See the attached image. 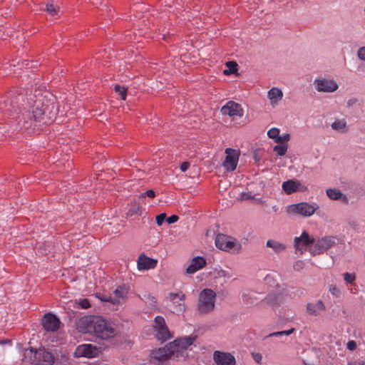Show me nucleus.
<instances>
[{
  "label": "nucleus",
  "mask_w": 365,
  "mask_h": 365,
  "mask_svg": "<svg viewBox=\"0 0 365 365\" xmlns=\"http://www.w3.org/2000/svg\"><path fill=\"white\" fill-rule=\"evenodd\" d=\"M329 292L335 297H340L341 294V292L339 288H338L336 285L331 284L329 287Z\"/></svg>",
  "instance_id": "c9c22d12"
},
{
  "label": "nucleus",
  "mask_w": 365,
  "mask_h": 365,
  "mask_svg": "<svg viewBox=\"0 0 365 365\" xmlns=\"http://www.w3.org/2000/svg\"><path fill=\"white\" fill-rule=\"evenodd\" d=\"M344 280L346 284H353L356 281V274L354 272H345L343 274Z\"/></svg>",
  "instance_id": "2f4dec72"
},
{
  "label": "nucleus",
  "mask_w": 365,
  "mask_h": 365,
  "mask_svg": "<svg viewBox=\"0 0 365 365\" xmlns=\"http://www.w3.org/2000/svg\"><path fill=\"white\" fill-rule=\"evenodd\" d=\"M358 103V99L356 98H351L347 101L346 106L348 108H351L355 106Z\"/></svg>",
  "instance_id": "a18cd8bd"
},
{
  "label": "nucleus",
  "mask_w": 365,
  "mask_h": 365,
  "mask_svg": "<svg viewBox=\"0 0 365 365\" xmlns=\"http://www.w3.org/2000/svg\"><path fill=\"white\" fill-rule=\"evenodd\" d=\"M290 139V135L287 133L283 135H279V137L277 139V143L284 144V143H287Z\"/></svg>",
  "instance_id": "e433bc0d"
},
{
  "label": "nucleus",
  "mask_w": 365,
  "mask_h": 365,
  "mask_svg": "<svg viewBox=\"0 0 365 365\" xmlns=\"http://www.w3.org/2000/svg\"><path fill=\"white\" fill-rule=\"evenodd\" d=\"M252 356L256 363H257V364L262 363V356L260 353H258V352L252 353Z\"/></svg>",
  "instance_id": "58836bf2"
},
{
  "label": "nucleus",
  "mask_w": 365,
  "mask_h": 365,
  "mask_svg": "<svg viewBox=\"0 0 365 365\" xmlns=\"http://www.w3.org/2000/svg\"><path fill=\"white\" fill-rule=\"evenodd\" d=\"M4 342L3 341H0V344H3Z\"/></svg>",
  "instance_id": "13d9d810"
},
{
  "label": "nucleus",
  "mask_w": 365,
  "mask_h": 365,
  "mask_svg": "<svg viewBox=\"0 0 365 365\" xmlns=\"http://www.w3.org/2000/svg\"><path fill=\"white\" fill-rule=\"evenodd\" d=\"M216 293L211 289H202L198 297L197 310L200 314L212 312L215 307Z\"/></svg>",
  "instance_id": "20e7f679"
},
{
  "label": "nucleus",
  "mask_w": 365,
  "mask_h": 365,
  "mask_svg": "<svg viewBox=\"0 0 365 365\" xmlns=\"http://www.w3.org/2000/svg\"><path fill=\"white\" fill-rule=\"evenodd\" d=\"M307 312L309 315L319 316L322 312L325 311L326 307L322 300L310 302L307 304Z\"/></svg>",
  "instance_id": "aec40b11"
},
{
  "label": "nucleus",
  "mask_w": 365,
  "mask_h": 365,
  "mask_svg": "<svg viewBox=\"0 0 365 365\" xmlns=\"http://www.w3.org/2000/svg\"><path fill=\"white\" fill-rule=\"evenodd\" d=\"M79 304L83 309H88L91 307L90 302L87 299H81Z\"/></svg>",
  "instance_id": "79ce46f5"
},
{
  "label": "nucleus",
  "mask_w": 365,
  "mask_h": 365,
  "mask_svg": "<svg viewBox=\"0 0 365 365\" xmlns=\"http://www.w3.org/2000/svg\"><path fill=\"white\" fill-rule=\"evenodd\" d=\"M215 245L223 251L238 252L241 248L240 243L235 239L224 234H218L215 237Z\"/></svg>",
  "instance_id": "0eeeda50"
},
{
  "label": "nucleus",
  "mask_w": 365,
  "mask_h": 365,
  "mask_svg": "<svg viewBox=\"0 0 365 365\" xmlns=\"http://www.w3.org/2000/svg\"><path fill=\"white\" fill-rule=\"evenodd\" d=\"M153 327L156 331L157 339L160 340L162 342H164L172 337L163 317L157 316L155 318Z\"/></svg>",
  "instance_id": "9d476101"
},
{
  "label": "nucleus",
  "mask_w": 365,
  "mask_h": 365,
  "mask_svg": "<svg viewBox=\"0 0 365 365\" xmlns=\"http://www.w3.org/2000/svg\"><path fill=\"white\" fill-rule=\"evenodd\" d=\"M267 98L270 101V104L274 107L282 101L283 92L280 88L273 87L267 92Z\"/></svg>",
  "instance_id": "5701e85b"
},
{
  "label": "nucleus",
  "mask_w": 365,
  "mask_h": 365,
  "mask_svg": "<svg viewBox=\"0 0 365 365\" xmlns=\"http://www.w3.org/2000/svg\"><path fill=\"white\" fill-rule=\"evenodd\" d=\"M226 158L223 163V166L228 171H233L235 170L238 159H239V152L235 149L227 148L225 150Z\"/></svg>",
  "instance_id": "ddd939ff"
},
{
  "label": "nucleus",
  "mask_w": 365,
  "mask_h": 365,
  "mask_svg": "<svg viewBox=\"0 0 365 365\" xmlns=\"http://www.w3.org/2000/svg\"><path fill=\"white\" fill-rule=\"evenodd\" d=\"M168 298L170 302H173L175 304L177 303V299L180 301H183L185 299V294L182 293H170Z\"/></svg>",
  "instance_id": "473e14b6"
},
{
  "label": "nucleus",
  "mask_w": 365,
  "mask_h": 365,
  "mask_svg": "<svg viewBox=\"0 0 365 365\" xmlns=\"http://www.w3.org/2000/svg\"><path fill=\"white\" fill-rule=\"evenodd\" d=\"M326 194L327 197L332 200H339L346 205L349 203V199L347 196L342 193L339 189L328 188L326 190Z\"/></svg>",
  "instance_id": "412c9836"
},
{
  "label": "nucleus",
  "mask_w": 365,
  "mask_h": 365,
  "mask_svg": "<svg viewBox=\"0 0 365 365\" xmlns=\"http://www.w3.org/2000/svg\"><path fill=\"white\" fill-rule=\"evenodd\" d=\"M349 225L351 227H355L356 226V222L355 221H351V222H349Z\"/></svg>",
  "instance_id": "5fc2aeb1"
},
{
  "label": "nucleus",
  "mask_w": 365,
  "mask_h": 365,
  "mask_svg": "<svg viewBox=\"0 0 365 365\" xmlns=\"http://www.w3.org/2000/svg\"><path fill=\"white\" fill-rule=\"evenodd\" d=\"M151 356L153 359L158 361H165L173 357L169 348L168 347V344L163 348H160L158 350L153 351Z\"/></svg>",
  "instance_id": "b1692460"
},
{
  "label": "nucleus",
  "mask_w": 365,
  "mask_h": 365,
  "mask_svg": "<svg viewBox=\"0 0 365 365\" xmlns=\"http://www.w3.org/2000/svg\"><path fill=\"white\" fill-rule=\"evenodd\" d=\"M226 66L229 68L228 70H225L223 71L225 75H229L230 73H235L237 71V64L235 61H227L226 63Z\"/></svg>",
  "instance_id": "c756f323"
},
{
  "label": "nucleus",
  "mask_w": 365,
  "mask_h": 365,
  "mask_svg": "<svg viewBox=\"0 0 365 365\" xmlns=\"http://www.w3.org/2000/svg\"><path fill=\"white\" fill-rule=\"evenodd\" d=\"M47 110L48 106L45 105L40 98H37L33 105L32 118H30V121L26 120L23 115L19 119V123L23 121V126L25 128H29L31 126L33 120L34 121L40 120Z\"/></svg>",
  "instance_id": "423d86ee"
},
{
  "label": "nucleus",
  "mask_w": 365,
  "mask_h": 365,
  "mask_svg": "<svg viewBox=\"0 0 365 365\" xmlns=\"http://www.w3.org/2000/svg\"><path fill=\"white\" fill-rule=\"evenodd\" d=\"M158 264V260L147 257L145 254H140L137 259V266L139 270L154 269Z\"/></svg>",
  "instance_id": "a211bd4d"
},
{
  "label": "nucleus",
  "mask_w": 365,
  "mask_h": 365,
  "mask_svg": "<svg viewBox=\"0 0 365 365\" xmlns=\"http://www.w3.org/2000/svg\"><path fill=\"white\" fill-rule=\"evenodd\" d=\"M222 272L223 276H225V277L227 276L225 274V271H222Z\"/></svg>",
  "instance_id": "4d7b16f0"
},
{
  "label": "nucleus",
  "mask_w": 365,
  "mask_h": 365,
  "mask_svg": "<svg viewBox=\"0 0 365 365\" xmlns=\"http://www.w3.org/2000/svg\"><path fill=\"white\" fill-rule=\"evenodd\" d=\"M115 297H106L103 296L101 298L102 301L110 302L113 304H118L120 302V299H123L126 294L127 291L126 289L123 287H118L115 291H114Z\"/></svg>",
  "instance_id": "6ab92c4d"
},
{
  "label": "nucleus",
  "mask_w": 365,
  "mask_h": 365,
  "mask_svg": "<svg viewBox=\"0 0 365 365\" xmlns=\"http://www.w3.org/2000/svg\"><path fill=\"white\" fill-rule=\"evenodd\" d=\"M287 148L288 145L287 144L279 143V145H277L274 147L273 150L276 153L277 155L283 156L286 154Z\"/></svg>",
  "instance_id": "7c9ffc66"
},
{
  "label": "nucleus",
  "mask_w": 365,
  "mask_h": 365,
  "mask_svg": "<svg viewBox=\"0 0 365 365\" xmlns=\"http://www.w3.org/2000/svg\"><path fill=\"white\" fill-rule=\"evenodd\" d=\"M305 263L302 260H298L294 262L293 268L296 271H300L304 267Z\"/></svg>",
  "instance_id": "4c0bfd02"
},
{
  "label": "nucleus",
  "mask_w": 365,
  "mask_h": 365,
  "mask_svg": "<svg viewBox=\"0 0 365 365\" xmlns=\"http://www.w3.org/2000/svg\"><path fill=\"white\" fill-rule=\"evenodd\" d=\"M54 358L45 349H26L22 359L23 365H53Z\"/></svg>",
  "instance_id": "f03ea898"
},
{
  "label": "nucleus",
  "mask_w": 365,
  "mask_h": 365,
  "mask_svg": "<svg viewBox=\"0 0 365 365\" xmlns=\"http://www.w3.org/2000/svg\"><path fill=\"white\" fill-rule=\"evenodd\" d=\"M334 242L333 237H324L319 240L313 247H310L309 252L312 255H319L331 247Z\"/></svg>",
  "instance_id": "9b49d317"
},
{
  "label": "nucleus",
  "mask_w": 365,
  "mask_h": 365,
  "mask_svg": "<svg viewBox=\"0 0 365 365\" xmlns=\"http://www.w3.org/2000/svg\"><path fill=\"white\" fill-rule=\"evenodd\" d=\"M267 135L269 138L274 139L277 142V139L279 135V130L277 128H272L268 130Z\"/></svg>",
  "instance_id": "f704fd0d"
},
{
  "label": "nucleus",
  "mask_w": 365,
  "mask_h": 365,
  "mask_svg": "<svg viewBox=\"0 0 365 365\" xmlns=\"http://www.w3.org/2000/svg\"><path fill=\"white\" fill-rule=\"evenodd\" d=\"M294 242L295 253L302 255L307 249L309 250V246L314 242V239L311 237L307 232L304 231L299 237L294 238Z\"/></svg>",
  "instance_id": "1a4fd4ad"
},
{
  "label": "nucleus",
  "mask_w": 365,
  "mask_h": 365,
  "mask_svg": "<svg viewBox=\"0 0 365 365\" xmlns=\"http://www.w3.org/2000/svg\"><path fill=\"white\" fill-rule=\"evenodd\" d=\"M222 115H229L230 117H242L243 115V109L242 106L235 101H228L221 108Z\"/></svg>",
  "instance_id": "f8f14e48"
},
{
  "label": "nucleus",
  "mask_w": 365,
  "mask_h": 365,
  "mask_svg": "<svg viewBox=\"0 0 365 365\" xmlns=\"http://www.w3.org/2000/svg\"><path fill=\"white\" fill-rule=\"evenodd\" d=\"M266 245L267 247L272 248L273 251L277 254H279L285 250L287 247L284 244L274 240H267Z\"/></svg>",
  "instance_id": "393cba45"
},
{
  "label": "nucleus",
  "mask_w": 365,
  "mask_h": 365,
  "mask_svg": "<svg viewBox=\"0 0 365 365\" xmlns=\"http://www.w3.org/2000/svg\"><path fill=\"white\" fill-rule=\"evenodd\" d=\"M253 199V196L250 192H242L240 196L241 200Z\"/></svg>",
  "instance_id": "de8ad7c7"
},
{
  "label": "nucleus",
  "mask_w": 365,
  "mask_h": 365,
  "mask_svg": "<svg viewBox=\"0 0 365 365\" xmlns=\"http://www.w3.org/2000/svg\"><path fill=\"white\" fill-rule=\"evenodd\" d=\"M145 196L150 198H154L155 197V193L153 190H148L145 192H143L140 195V197H144Z\"/></svg>",
  "instance_id": "a19ab883"
},
{
  "label": "nucleus",
  "mask_w": 365,
  "mask_h": 365,
  "mask_svg": "<svg viewBox=\"0 0 365 365\" xmlns=\"http://www.w3.org/2000/svg\"><path fill=\"white\" fill-rule=\"evenodd\" d=\"M140 210V207L139 205H135L133 208L129 210V214L130 215L138 214Z\"/></svg>",
  "instance_id": "09e8293b"
},
{
  "label": "nucleus",
  "mask_w": 365,
  "mask_h": 365,
  "mask_svg": "<svg viewBox=\"0 0 365 365\" xmlns=\"http://www.w3.org/2000/svg\"><path fill=\"white\" fill-rule=\"evenodd\" d=\"M190 167V163L188 162H184L180 165V170L182 172H185L188 168Z\"/></svg>",
  "instance_id": "3c124183"
},
{
  "label": "nucleus",
  "mask_w": 365,
  "mask_h": 365,
  "mask_svg": "<svg viewBox=\"0 0 365 365\" xmlns=\"http://www.w3.org/2000/svg\"><path fill=\"white\" fill-rule=\"evenodd\" d=\"M346 348L349 350H350V351L355 350L356 348V341H354L353 340L349 341L347 344H346Z\"/></svg>",
  "instance_id": "37998d69"
},
{
  "label": "nucleus",
  "mask_w": 365,
  "mask_h": 365,
  "mask_svg": "<svg viewBox=\"0 0 365 365\" xmlns=\"http://www.w3.org/2000/svg\"><path fill=\"white\" fill-rule=\"evenodd\" d=\"M282 336V331H276V332L271 333L270 334H269L267 336V337Z\"/></svg>",
  "instance_id": "864d4df0"
},
{
  "label": "nucleus",
  "mask_w": 365,
  "mask_h": 365,
  "mask_svg": "<svg viewBox=\"0 0 365 365\" xmlns=\"http://www.w3.org/2000/svg\"><path fill=\"white\" fill-rule=\"evenodd\" d=\"M148 303L152 307H155L157 301L154 297L148 296Z\"/></svg>",
  "instance_id": "8fccbe9b"
},
{
  "label": "nucleus",
  "mask_w": 365,
  "mask_h": 365,
  "mask_svg": "<svg viewBox=\"0 0 365 365\" xmlns=\"http://www.w3.org/2000/svg\"><path fill=\"white\" fill-rule=\"evenodd\" d=\"M77 329L82 333L93 334L96 337L104 340L117 334L115 324L101 317H83L77 322Z\"/></svg>",
  "instance_id": "f257e3e1"
},
{
  "label": "nucleus",
  "mask_w": 365,
  "mask_h": 365,
  "mask_svg": "<svg viewBox=\"0 0 365 365\" xmlns=\"http://www.w3.org/2000/svg\"><path fill=\"white\" fill-rule=\"evenodd\" d=\"M357 56L361 60L365 61V47L359 49Z\"/></svg>",
  "instance_id": "c03bdc74"
},
{
  "label": "nucleus",
  "mask_w": 365,
  "mask_h": 365,
  "mask_svg": "<svg viewBox=\"0 0 365 365\" xmlns=\"http://www.w3.org/2000/svg\"><path fill=\"white\" fill-rule=\"evenodd\" d=\"M242 300L247 304H252L257 301L255 293L253 292H244L242 294Z\"/></svg>",
  "instance_id": "cd10ccee"
},
{
  "label": "nucleus",
  "mask_w": 365,
  "mask_h": 365,
  "mask_svg": "<svg viewBox=\"0 0 365 365\" xmlns=\"http://www.w3.org/2000/svg\"><path fill=\"white\" fill-rule=\"evenodd\" d=\"M213 360L216 365H236L235 357L230 352L215 351Z\"/></svg>",
  "instance_id": "4468645a"
},
{
  "label": "nucleus",
  "mask_w": 365,
  "mask_h": 365,
  "mask_svg": "<svg viewBox=\"0 0 365 365\" xmlns=\"http://www.w3.org/2000/svg\"><path fill=\"white\" fill-rule=\"evenodd\" d=\"M45 11L51 16H56L60 11V9L57 5H55L53 1H48L46 4Z\"/></svg>",
  "instance_id": "bb28decb"
},
{
  "label": "nucleus",
  "mask_w": 365,
  "mask_h": 365,
  "mask_svg": "<svg viewBox=\"0 0 365 365\" xmlns=\"http://www.w3.org/2000/svg\"><path fill=\"white\" fill-rule=\"evenodd\" d=\"M294 331V329L292 328L289 330L282 331V336H289Z\"/></svg>",
  "instance_id": "603ef678"
},
{
  "label": "nucleus",
  "mask_w": 365,
  "mask_h": 365,
  "mask_svg": "<svg viewBox=\"0 0 365 365\" xmlns=\"http://www.w3.org/2000/svg\"><path fill=\"white\" fill-rule=\"evenodd\" d=\"M262 302L271 307H275L279 305L282 300L279 294H271L267 296Z\"/></svg>",
  "instance_id": "a878e982"
},
{
  "label": "nucleus",
  "mask_w": 365,
  "mask_h": 365,
  "mask_svg": "<svg viewBox=\"0 0 365 365\" xmlns=\"http://www.w3.org/2000/svg\"><path fill=\"white\" fill-rule=\"evenodd\" d=\"M178 219H179L178 216L173 215H171L170 217L166 218V221L168 224H173V223L176 222L178 220Z\"/></svg>",
  "instance_id": "49530a36"
},
{
  "label": "nucleus",
  "mask_w": 365,
  "mask_h": 365,
  "mask_svg": "<svg viewBox=\"0 0 365 365\" xmlns=\"http://www.w3.org/2000/svg\"><path fill=\"white\" fill-rule=\"evenodd\" d=\"M282 187L288 195L298 191L304 192L307 190V187L302 185L299 181L294 180H289L283 182Z\"/></svg>",
  "instance_id": "dca6fc26"
},
{
  "label": "nucleus",
  "mask_w": 365,
  "mask_h": 365,
  "mask_svg": "<svg viewBox=\"0 0 365 365\" xmlns=\"http://www.w3.org/2000/svg\"><path fill=\"white\" fill-rule=\"evenodd\" d=\"M165 220H166V214L161 213L156 217V223L158 225H161Z\"/></svg>",
  "instance_id": "ea45409f"
},
{
  "label": "nucleus",
  "mask_w": 365,
  "mask_h": 365,
  "mask_svg": "<svg viewBox=\"0 0 365 365\" xmlns=\"http://www.w3.org/2000/svg\"><path fill=\"white\" fill-rule=\"evenodd\" d=\"M114 90L118 93L122 100H125L127 95V90L125 87L120 86V85H115Z\"/></svg>",
  "instance_id": "72a5a7b5"
},
{
  "label": "nucleus",
  "mask_w": 365,
  "mask_h": 365,
  "mask_svg": "<svg viewBox=\"0 0 365 365\" xmlns=\"http://www.w3.org/2000/svg\"><path fill=\"white\" fill-rule=\"evenodd\" d=\"M42 325L46 331L53 332L58 329L60 321L54 314L47 313L44 315L42 321Z\"/></svg>",
  "instance_id": "2eb2a0df"
},
{
  "label": "nucleus",
  "mask_w": 365,
  "mask_h": 365,
  "mask_svg": "<svg viewBox=\"0 0 365 365\" xmlns=\"http://www.w3.org/2000/svg\"><path fill=\"white\" fill-rule=\"evenodd\" d=\"M350 292H351V293L356 294V293L357 292V289H355V288H354V289H352V288H351V289H350Z\"/></svg>",
  "instance_id": "6e6d98bb"
},
{
  "label": "nucleus",
  "mask_w": 365,
  "mask_h": 365,
  "mask_svg": "<svg viewBox=\"0 0 365 365\" xmlns=\"http://www.w3.org/2000/svg\"><path fill=\"white\" fill-rule=\"evenodd\" d=\"M98 349L92 344H82L77 347L76 355L77 356H85L93 358L97 356Z\"/></svg>",
  "instance_id": "f3484780"
},
{
  "label": "nucleus",
  "mask_w": 365,
  "mask_h": 365,
  "mask_svg": "<svg viewBox=\"0 0 365 365\" xmlns=\"http://www.w3.org/2000/svg\"><path fill=\"white\" fill-rule=\"evenodd\" d=\"M205 265L206 261L205 258L202 257H195L192 259L190 264L186 269V273L190 274H194L203 268Z\"/></svg>",
  "instance_id": "4be33fe9"
},
{
  "label": "nucleus",
  "mask_w": 365,
  "mask_h": 365,
  "mask_svg": "<svg viewBox=\"0 0 365 365\" xmlns=\"http://www.w3.org/2000/svg\"><path fill=\"white\" fill-rule=\"evenodd\" d=\"M197 336H188L183 338H179L168 344L170 352L173 357L187 356V349L195 341Z\"/></svg>",
  "instance_id": "7ed1b4c3"
},
{
  "label": "nucleus",
  "mask_w": 365,
  "mask_h": 365,
  "mask_svg": "<svg viewBox=\"0 0 365 365\" xmlns=\"http://www.w3.org/2000/svg\"><path fill=\"white\" fill-rule=\"evenodd\" d=\"M331 127L334 130L344 131L346 128V122L344 119L336 120L331 123Z\"/></svg>",
  "instance_id": "c85d7f7f"
},
{
  "label": "nucleus",
  "mask_w": 365,
  "mask_h": 365,
  "mask_svg": "<svg viewBox=\"0 0 365 365\" xmlns=\"http://www.w3.org/2000/svg\"><path fill=\"white\" fill-rule=\"evenodd\" d=\"M319 208V206L316 202L308 203L302 202L288 205L286 207V211L289 215L309 217L313 215Z\"/></svg>",
  "instance_id": "39448f33"
},
{
  "label": "nucleus",
  "mask_w": 365,
  "mask_h": 365,
  "mask_svg": "<svg viewBox=\"0 0 365 365\" xmlns=\"http://www.w3.org/2000/svg\"><path fill=\"white\" fill-rule=\"evenodd\" d=\"M313 84L316 91L320 93H334L339 88L336 81L331 78H317Z\"/></svg>",
  "instance_id": "6e6552de"
}]
</instances>
